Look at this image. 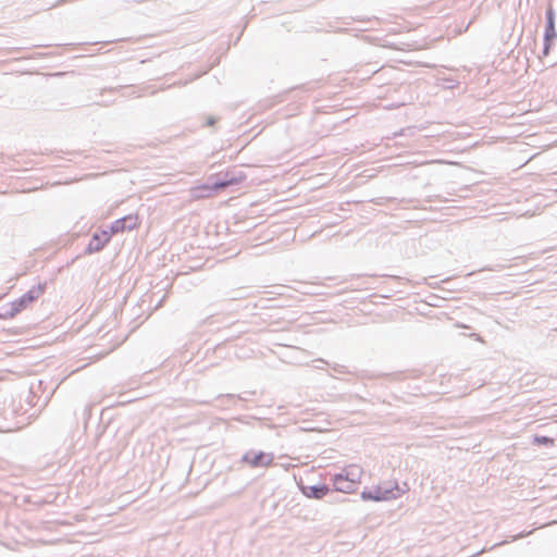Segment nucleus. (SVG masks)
I'll list each match as a JSON object with an SVG mask.
<instances>
[{
  "label": "nucleus",
  "instance_id": "obj_1",
  "mask_svg": "<svg viewBox=\"0 0 557 557\" xmlns=\"http://www.w3.org/2000/svg\"><path fill=\"white\" fill-rule=\"evenodd\" d=\"M362 470L358 466H349L344 469L343 473L334 476L333 485L336 491L343 493H351L356 491L360 484Z\"/></svg>",
  "mask_w": 557,
  "mask_h": 557
},
{
  "label": "nucleus",
  "instance_id": "obj_2",
  "mask_svg": "<svg viewBox=\"0 0 557 557\" xmlns=\"http://www.w3.org/2000/svg\"><path fill=\"white\" fill-rule=\"evenodd\" d=\"M44 293H45L44 284H38V285L34 286L26 294H24L21 298L12 301L10 304V310H5L4 312H2L0 314V318H3V319L13 318L16 313L21 312L28 305H30L33 301H35L40 296H42Z\"/></svg>",
  "mask_w": 557,
  "mask_h": 557
},
{
  "label": "nucleus",
  "instance_id": "obj_3",
  "mask_svg": "<svg viewBox=\"0 0 557 557\" xmlns=\"http://www.w3.org/2000/svg\"><path fill=\"white\" fill-rule=\"evenodd\" d=\"M140 219L137 213L135 214H128L126 216H123L122 219H119L114 221L111 224L110 232L113 234L123 233L125 231H132L139 226Z\"/></svg>",
  "mask_w": 557,
  "mask_h": 557
},
{
  "label": "nucleus",
  "instance_id": "obj_4",
  "mask_svg": "<svg viewBox=\"0 0 557 557\" xmlns=\"http://www.w3.org/2000/svg\"><path fill=\"white\" fill-rule=\"evenodd\" d=\"M242 180H243V177H232L228 181L219 182L211 186L210 185L197 186L191 189V193H193L194 199L203 198V197H207L208 195L203 194L202 191H212V190L216 191V190L225 188L230 185L237 184Z\"/></svg>",
  "mask_w": 557,
  "mask_h": 557
},
{
  "label": "nucleus",
  "instance_id": "obj_5",
  "mask_svg": "<svg viewBox=\"0 0 557 557\" xmlns=\"http://www.w3.org/2000/svg\"><path fill=\"white\" fill-rule=\"evenodd\" d=\"M112 233L107 230L101 231L100 233L94 234L91 240L87 246V251L89 253L101 250L107 243L111 239Z\"/></svg>",
  "mask_w": 557,
  "mask_h": 557
},
{
  "label": "nucleus",
  "instance_id": "obj_6",
  "mask_svg": "<svg viewBox=\"0 0 557 557\" xmlns=\"http://www.w3.org/2000/svg\"><path fill=\"white\" fill-rule=\"evenodd\" d=\"M272 456L259 453H248L244 456V461L251 467H268L272 463Z\"/></svg>",
  "mask_w": 557,
  "mask_h": 557
},
{
  "label": "nucleus",
  "instance_id": "obj_7",
  "mask_svg": "<svg viewBox=\"0 0 557 557\" xmlns=\"http://www.w3.org/2000/svg\"><path fill=\"white\" fill-rule=\"evenodd\" d=\"M329 486L324 484L302 487V493L305 496L317 499L323 498L329 493Z\"/></svg>",
  "mask_w": 557,
  "mask_h": 557
},
{
  "label": "nucleus",
  "instance_id": "obj_8",
  "mask_svg": "<svg viewBox=\"0 0 557 557\" xmlns=\"http://www.w3.org/2000/svg\"><path fill=\"white\" fill-rule=\"evenodd\" d=\"M534 443L539 445H554V440L547 436H536L534 437Z\"/></svg>",
  "mask_w": 557,
  "mask_h": 557
},
{
  "label": "nucleus",
  "instance_id": "obj_9",
  "mask_svg": "<svg viewBox=\"0 0 557 557\" xmlns=\"http://www.w3.org/2000/svg\"><path fill=\"white\" fill-rule=\"evenodd\" d=\"M554 36H555L554 22H553V17L549 16V25L546 29V39H549L550 37H554Z\"/></svg>",
  "mask_w": 557,
  "mask_h": 557
},
{
  "label": "nucleus",
  "instance_id": "obj_10",
  "mask_svg": "<svg viewBox=\"0 0 557 557\" xmlns=\"http://www.w3.org/2000/svg\"><path fill=\"white\" fill-rule=\"evenodd\" d=\"M362 498L363 499H374V500H380L381 498L380 497H372L370 494H367V493H362Z\"/></svg>",
  "mask_w": 557,
  "mask_h": 557
}]
</instances>
